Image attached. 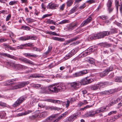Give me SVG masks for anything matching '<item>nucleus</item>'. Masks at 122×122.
<instances>
[{
    "label": "nucleus",
    "mask_w": 122,
    "mask_h": 122,
    "mask_svg": "<svg viewBox=\"0 0 122 122\" xmlns=\"http://www.w3.org/2000/svg\"><path fill=\"white\" fill-rule=\"evenodd\" d=\"M52 86V87L53 88V93H57L58 91H61V90L65 88L64 86H62L61 85H56L54 86V85H51Z\"/></svg>",
    "instance_id": "1"
},
{
    "label": "nucleus",
    "mask_w": 122,
    "mask_h": 122,
    "mask_svg": "<svg viewBox=\"0 0 122 122\" xmlns=\"http://www.w3.org/2000/svg\"><path fill=\"white\" fill-rule=\"evenodd\" d=\"M25 98H26L25 96H23L21 97L18 98L13 105V107H15L18 106L25 100Z\"/></svg>",
    "instance_id": "2"
},
{
    "label": "nucleus",
    "mask_w": 122,
    "mask_h": 122,
    "mask_svg": "<svg viewBox=\"0 0 122 122\" xmlns=\"http://www.w3.org/2000/svg\"><path fill=\"white\" fill-rule=\"evenodd\" d=\"M29 83L28 81L22 82L18 84L17 86H12V87L11 88V90L17 89L18 88H21L26 85Z\"/></svg>",
    "instance_id": "3"
},
{
    "label": "nucleus",
    "mask_w": 122,
    "mask_h": 122,
    "mask_svg": "<svg viewBox=\"0 0 122 122\" xmlns=\"http://www.w3.org/2000/svg\"><path fill=\"white\" fill-rule=\"evenodd\" d=\"M18 59L20 61L23 62L25 63L28 64L30 65H34V63L30 60L24 57H20L18 58Z\"/></svg>",
    "instance_id": "4"
},
{
    "label": "nucleus",
    "mask_w": 122,
    "mask_h": 122,
    "mask_svg": "<svg viewBox=\"0 0 122 122\" xmlns=\"http://www.w3.org/2000/svg\"><path fill=\"white\" fill-rule=\"evenodd\" d=\"M71 87L75 89H77L81 85L80 82L78 81L72 82L69 83Z\"/></svg>",
    "instance_id": "5"
},
{
    "label": "nucleus",
    "mask_w": 122,
    "mask_h": 122,
    "mask_svg": "<svg viewBox=\"0 0 122 122\" xmlns=\"http://www.w3.org/2000/svg\"><path fill=\"white\" fill-rule=\"evenodd\" d=\"M53 88L52 87V86H49L47 88H43L42 89L43 90V92L45 94H50L53 93Z\"/></svg>",
    "instance_id": "6"
},
{
    "label": "nucleus",
    "mask_w": 122,
    "mask_h": 122,
    "mask_svg": "<svg viewBox=\"0 0 122 122\" xmlns=\"http://www.w3.org/2000/svg\"><path fill=\"white\" fill-rule=\"evenodd\" d=\"M78 49L77 48L72 50L70 51L68 54H67L66 56L64 58L66 60L68 59L75 54L78 51Z\"/></svg>",
    "instance_id": "7"
},
{
    "label": "nucleus",
    "mask_w": 122,
    "mask_h": 122,
    "mask_svg": "<svg viewBox=\"0 0 122 122\" xmlns=\"http://www.w3.org/2000/svg\"><path fill=\"white\" fill-rule=\"evenodd\" d=\"M87 73V72L86 70L83 71L75 73L73 74V76L74 77L79 76L85 75Z\"/></svg>",
    "instance_id": "8"
},
{
    "label": "nucleus",
    "mask_w": 122,
    "mask_h": 122,
    "mask_svg": "<svg viewBox=\"0 0 122 122\" xmlns=\"http://www.w3.org/2000/svg\"><path fill=\"white\" fill-rule=\"evenodd\" d=\"M97 39L102 38L107 36L106 31L100 32L96 34Z\"/></svg>",
    "instance_id": "9"
},
{
    "label": "nucleus",
    "mask_w": 122,
    "mask_h": 122,
    "mask_svg": "<svg viewBox=\"0 0 122 122\" xmlns=\"http://www.w3.org/2000/svg\"><path fill=\"white\" fill-rule=\"evenodd\" d=\"M77 24L76 22L71 23L66 27L67 28L68 30H71L77 26Z\"/></svg>",
    "instance_id": "10"
},
{
    "label": "nucleus",
    "mask_w": 122,
    "mask_h": 122,
    "mask_svg": "<svg viewBox=\"0 0 122 122\" xmlns=\"http://www.w3.org/2000/svg\"><path fill=\"white\" fill-rule=\"evenodd\" d=\"M92 18L91 17L86 19L84 21L81 25V27H82L86 25L87 24L89 23L92 20Z\"/></svg>",
    "instance_id": "11"
},
{
    "label": "nucleus",
    "mask_w": 122,
    "mask_h": 122,
    "mask_svg": "<svg viewBox=\"0 0 122 122\" xmlns=\"http://www.w3.org/2000/svg\"><path fill=\"white\" fill-rule=\"evenodd\" d=\"M113 69V67L112 66H110L109 67L107 68L102 73L103 76H104L107 75L108 73L109 72L112 71Z\"/></svg>",
    "instance_id": "12"
},
{
    "label": "nucleus",
    "mask_w": 122,
    "mask_h": 122,
    "mask_svg": "<svg viewBox=\"0 0 122 122\" xmlns=\"http://www.w3.org/2000/svg\"><path fill=\"white\" fill-rule=\"evenodd\" d=\"M77 115L75 114H72L67 119L66 121L67 122H70L74 120L76 117Z\"/></svg>",
    "instance_id": "13"
},
{
    "label": "nucleus",
    "mask_w": 122,
    "mask_h": 122,
    "mask_svg": "<svg viewBox=\"0 0 122 122\" xmlns=\"http://www.w3.org/2000/svg\"><path fill=\"white\" fill-rule=\"evenodd\" d=\"M107 36L112 34H115L117 32V30L116 28H113L110 30V31H106Z\"/></svg>",
    "instance_id": "14"
},
{
    "label": "nucleus",
    "mask_w": 122,
    "mask_h": 122,
    "mask_svg": "<svg viewBox=\"0 0 122 122\" xmlns=\"http://www.w3.org/2000/svg\"><path fill=\"white\" fill-rule=\"evenodd\" d=\"M45 108L46 110H57L58 111L60 109V108L53 106H46Z\"/></svg>",
    "instance_id": "15"
},
{
    "label": "nucleus",
    "mask_w": 122,
    "mask_h": 122,
    "mask_svg": "<svg viewBox=\"0 0 122 122\" xmlns=\"http://www.w3.org/2000/svg\"><path fill=\"white\" fill-rule=\"evenodd\" d=\"M58 7V5L54 3H49L47 6V8L54 9Z\"/></svg>",
    "instance_id": "16"
},
{
    "label": "nucleus",
    "mask_w": 122,
    "mask_h": 122,
    "mask_svg": "<svg viewBox=\"0 0 122 122\" xmlns=\"http://www.w3.org/2000/svg\"><path fill=\"white\" fill-rule=\"evenodd\" d=\"M95 111L91 110L87 113L86 114L87 117H92L94 116L96 114Z\"/></svg>",
    "instance_id": "17"
},
{
    "label": "nucleus",
    "mask_w": 122,
    "mask_h": 122,
    "mask_svg": "<svg viewBox=\"0 0 122 122\" xmlns=\"http://www.w3.org/2000/svg\"><path fill=\"white\" fill-rule=\"evenodd\" d=\"M13 79L12 80H8L7 81L6 83V84L8 86H11V87L10 88V89H11V88L12 87V86H15V85H14L13 84H15V82H13Z\"/></svg>",
    "instance_id": "18"
},
{
    "label": "nucleus",
    "mask_w": 122,
    "mask_h": 122,
    "mask_svg": "<svg viewBox=\"0 0 122 122\" xmlns=\"http://www.w3.org/2000/svg\"><path fill=\"white\" fill-rule=\"evenodd\" d=\"M52 39L53 40L60 42L64 41H65V39L64 38L56 37H52Z\"/></svg>",
    "instance_id": "19"
},
{
    "label": "nucleus",
    "mask_w": 122,
    "mask_h": 122,
    "mask_svg": "<svg viewBox=\"0 0 122 122\" xmlns=\"http://www.w3.org/2000/svg\"><path fill=\"white\" fill-rule=\"evenodd\" d=\"M45 21L46 23L49 24H52L56 25H57V23H56L55 21H54L50 19H46L45 20Z\"/></svg>",
    "instance_id": "20"
},
{
    "label": "nucleus",
    "mask_w": 122,
    "mask_h": 122,
    "mask_svg": "<svg viewBox=\"0 0 122 122\" xmlns=\"http://www.w3.org/2000/svg\"><path fill=\"white\" fill-rule=\"evenodd\" d=\"M32 112V111L31 110H27L24 113H21L18 114V116H20L25 115Z\"/></svg>",
    "instance_id": "21"
},
{
    "label": "nucleus",
    "mask_w": 122,
    "mask_h": 122,
    "mask_svg": "<svg viewBox=\"0 0 122 122\" xmlns=\"http://www.w3.org/2000/svg\"><path fill=\"white\" fill-rule=\"evenodd\" d=\"M23 55L26 57H36L38 56V55H37L31 54L29 53H25Z\"/></svg>",
    "instance_id": "22"
},
{
    "label": "nucleus",
    "mask_w": 122,
    "mask_h": 122,
    "mask_svg": "<svg viewBox=\"0 0 122 122\" xmlns=\"http://www.w3.org/2000/svg\"><path fill=\"white\" fill-rule=\"evenodd\" d=\"M47 101L53 103H60L61 102V101L59 100H54L52 99H48Z\"/></svg>",
    "instance_id": "23"
},
{
    "label": "nucleus",
    "mask_w": 122,
    "mask_h": 122,
    "mask_svg": "<svg viewBox=\"0 0 122 122\" xmlns=\"http://www.w3.org/2000/svg\"><path fill=\"white\" fill-rule=\"evenodd\" d=\"M43 77V76H41L40 74H35L30 75L29 77V78L30 79L31 78H39L40 77Z\"/></svg>",
    "instance_id": "24"
},
{
    "label": "nucleus",
    "mask_w": 122,
    "mask_h": 122,
    "mask_svg": "<svg viewBox=\"0 0 122 122\" xmlns=\"http://www.w3.org/2000/svg\"><path fill=\"white\" fill-rule=\"evenodd\" d=\"M90 88L92 90L95 91L97 90L99 88V86L97 84L91 86Z\"/></svg>",
    "instance_id": "25"
},
{
    "label": "nucleus",
    "mask_w": 122,
    "mask_h": 122,
    "mask_svg": "<svg viewBox=\"0 0 122 122\" xmlns=\"http://www.w3.org/2000/svg\"><path fill=\"white\" fill-rule=\"evenodd\" d=\"M80 82L81 83V85L82 84L83 85H85L88 84L87 78V77H86L83 79L81 80Z\"/></svg>",
    "instance_id": "26"
},
{
    "label": "nucleus",
    "mask_w": 122,
    "mask_h": 122,
    "mask_svg": "<svg viewBox=\"0 0 122 122\" xmlns=\"http://www.w3.org/2000/svg\"><path fill=\"white\" fill-rule=\"evenodd\" d=\"M12 66L14 68H15L16 69H21V65L14 63L13 64Z\"/></svg>",
    "instance_id": "27"
},
{
    "label": "nucleus",
    "mask_w": 122,
    "mask_h": 122,
    "mask_svg": "<svg viewBox=\"0 0 122 122\" xmlns=\"http://www.w3.org/2000/svg\"><path fill=\"white\" fill-rule=\"evenodd\" d=\"M66 71L67 72L69 73H71L72 72L73 69H71V67L70 66H66Z\"/></svg>",
    "instance_id": "28"
},
{
    "label": "nucleus",
    "mask_w": 122,
    "mask_h": 122,
    "mask_svg": "<svg viewBox=\"0 0 122 122\" xmlns=\"http://www.w3.org/2000/svg\"><path fill=\"white\" fill-rule=\"evenodd\" d=\"M90 54L89 52L85 51L83 52L79 55V56L83 57L85 56Z\"/></svg>",
    "instance_id": "29"
},
{
    "label": "nucleus",
    "mask_w": 122,
    "mask_h": 122,
    "mask_svg": "<svg viewBox=\"0 0 122 122\" xmlns=\"http://www.w3.org/2000/svg\"><path fill=\"white\" fill-rule=\"evenodd\" d=\"M115 81L116 82H122V76L121 77H116L115 79Z\"/></svg>",
    "instance_id": "30"
},
{
    "label": "nucleus",
    "mask_w": 122,
    "mask_h": 122,
    "mask_svg": "<svg viewBox=\"0 0 122 122\" xmlns=\"http://www.w3.org/2000/svg\"><path fill=\"white\" fill-rule=\"evenodd\" d=\"M73 0H68L66 2V5L67 6L69 7L71 6L73 2Z\"/></svg>",
    "instance_id": "31"
},
{
    "label": "nucleus",
    "mask_w": 122,
    "mask_h": 122,
    "mask_svg": "<svg viewBox=\"0 0 122 122\" xmlns=\"http://www.w3.org/2000/svg\"><path fill=\"white\" fill-rule=\"evenodd\" d=\"M106 84L107 83L106 82H99L97 85H98V86H99V87H103L105 86Z\"/></svg>",
    "instance_id": "32"
},
{
    "label": "nucleus",
    "mask_w": 122,
    "mask_h": 122,
    "mask_svg": "<svg viewBox=\"0 0 122 122\" xmlns=\"http://www.w3.org/2000/svg\"><path fill=\"white\" fill-rule=\"evenodd\" d=\"M21 29L23 30H30V28L28 26L24 25L22 26L21 27Z\"/></svg>",
    "instance_id": "33"
},
{
    "label": "nucleus",
    "mask_w": 122,
    "mask_h": 122,
    "mask_svg": "<svg viewBox=\"0 0 122 122\" xmlns=\"http://www.w3.org/2000/svg\"><path fill=\"white\" fill-rule=\"evenodd\" d=\"M28 36H22L19 38L20 40L22 41H26L28 40Z\"/></svg>",
    "instance_id": "34"
},
{
    "label": "nucleus",
    "mask_w": 122,
    "mask_h": 122,
    "mask_svg": "<svg viewBox=\"0 0 122 122\" xmlns=\"http://www.w3.org/2000/svg\"><path fill=\"white\" fill-rule=\"evenodd\" d=\"M6 115V113L5 112L3 111L1 112L0 113V118L1 119H3L4 118Z\"/></svg>",
    "instance_id": "35"
},
{
    "label": "nucleus",
    "mask_w": 122,
    "mask_h": 122,
    "mask_svg": "<svg viewBox=\"0 0 122 122\" xmlns=\"http://www.w3.org/2000/svg\"><path fill=\"white\" fill-rule=\"evenodd\" d=\"M56 117V115H52L48 117L46 119L47 121H51L53 119V118Z\"/></svg>",
    "instance_id": "36"
},
{
    "label": "nucleus",
    "mask_w": 122,
    "mask_h": 122,
    "mask_svg": "<svg viewBox=\"0 0 122 122\" xmlns=\"http://www.w3.org/2000/svg\"><path fill=\"white\" fill-rule=\"evenodd\" d=\"M90 38L91 40H94L97 39L96 34L92 35L91 36Z\"/></svg>",
    "instance_id": "37"
},
{
    "label": "nucleus",
    "mask_w": 122,
    "mask_h": 122,
    "mask_svg": "<svg viewBox=\"0 0 122 122\" xmlns=\"http://www.w3.org/2000/svg\"><path fill=\"white\" fill-rule=\"evenodd\" d=\"M112 4V0H108L107 4V7H111Z\"/></svg>",
    "instance_id": "38"
},
{
    "label": "nucleus",
    "mask_w": 122,
    "mask_h": 122,
    "mask_svg": "<svg viewBox=\"0 0 122 122\" xmlns=\"http://www.w3.org/2000/svg\"><path fill=\"white\" fill-rule=\"evenodd\" d=\"M115 4L116 7L117 11L118 10L119 6V0H116Z\"/></svg>",
    "instance_id": "39"
},
{
    "label": "nucleus",
    "mask_w": 122,
    "mask_h": 122,
    "mask_svg": "<svg viewBox=\"0 0 122 122\" xmlns=\"http://www.w3.org/2000/svg\"><path fill=\"white\" fill-rule=\"evenodd\" d=\"M91 95L90 94L87 95L85 96L86 98V100L87 101H89L91 100L92 99L91 98L90 96ZM83 96L85 97V96L84 95Z\"/></svg>",
    "instance_id": "40"
},
{
    "label": "nucleus",
    "mask_w": 122,
    "mask_h": 122,
    "mask_svg": "<svg viewBox=\"0 0 122 122\" xmlns=\"http://www.w3.org/2000/svg\"><path fill=\"white\" fill-rule=\"evenodd\" d=\"M42 86L41 84H35L34 86V87L37 89L41 88H42Z\"/></svg>",
    "instance_id": "41"
},
{
    "label": "nucleus",
    "mask_w": 122,
    "mask_h": 122,
    "mask_svg": "<svg viewBox=\"0 0 122 122\" xmlns=\"http://www.w3.org/2000/svg\"><path fill=\"white\" fill-rule=\"evenodd\" d=\"M47 112H42L40 114V115L41 117H44L47 116Z\"/></svg>",
    "instance_id": "42"
},
{
    "label": "nucleus",
    "mask_w": 122,
    "mask_h": 122,
    "mask_svg": "<svg viewBox=\"0 0 122 122\" xmlns=\"http://www.w3.org/2000/svg\"><path fill=\"white\" fill-rule=\"evenodd\" d=\"M68 23V20H64L59 22L58 24H62Z\"/></svg>",
    "instance_id": "43"
},
{
    "label": "nucleus",
    "mask_w": 122,
    "mask_h": 122,
    "mask_svg": "<svg viewBox=\"0 0 122 122\" xmlns=\"http://www.w3.org/2000/svg\"><path fill=\"white\" fill-rule=\"evenodd\" d=\"M28 37L29 38L28 40L30 39L36 40L37 39V37L35 36H28Z\"/></svg>",
    "instance_id": "44"
},
{
    "label": "nucleus",
    "mask_w": 122,
    "mask_h": 122,
    "mask_svg": "<svg viewBox=\"0 0 122 122\" xmlns=\"http://www.w3.org/2000/svg\"><path fill=\"white\" fill-rule=\"evenodd\" d=\"M100 18L102 20H106L107 19L108 17L107 16H106L105 15H103L98 17L97 18L99 19Z\"/></svg>",
    "instance_id": "45"
},
{
    "label": "nucleus",
    "mask_w": 122,
    "mask_h": 122,
    "mask_svg": "<svg viewBox=\"0 0 122 122\" xmlns=\"http://www.w3.org/2000/svg\"><path fill=\"white\" fill-rule=\"evenodd\" d=\"M97 46H95L93 47H92L91 48L89 49V52L90 51L91 52L94 51V50H95L97 49Z\"/></svg>",
    "instance_id": "46"
},
{
    "label": "nucleus",
    "mask_w": 122,
    "mask_h": 122,
    "mask_svg": "<svg viewBox=\"0 0 122 122\" xmlns=\"http://www.w3.org/2000/svg\"><path fill=\"white\" fill-rule=\"evenodd\" d=\"M8 57L13 59L16 60H18V59L16 57L13 56L9 54L8 56Z\"/></svg>",
    "instance_id": "47"
},
{
    "label": "nucleus",
    "mask_w": 122,
    "mask_h": 122,
    "mask_svg": "<svg viewBox=\"0 0 122 122\" xmlns=\"http://www.w3.org/2000/svg\"><path fill=\"white\" fill-rule=\"evenodd\" d=\"M32 49H33V51H39L40 52L41 51V49H40L39 48H38L36 47H33Z\"/></svg>",
    "instance_id": "48"
},
{
    "label": "nucleus",
    "mask_w": 122,
    "mask_h": 122,
    "mask_svg": "<svg viewBox=\"0 0 122 122\" xmlns=\"http://www.w3.org/2000/svg\"><path fill=\"white\" fill-rule=\"evenodd\" d=\"M117 103V100H115L114 101H113L112 102H111L108 105L109 106H111Z\"/></svg>",
    "instance_id": "49"
},
{
    "label": "nucleus",
    "mask_w": 122,
    "mask_h": 122,
    "mask_svg": "<svg viewBox=\"0 0 122 122\" xmlns=\"http://www.w3.org/2000/svg\"><path fill=\"white\" fill-rule=\"evenodd\" d=\"M77 10V7H73L71 10L70 13L71 14L75 12Z\"/></svg>",
    "instance_id": "50"
},
{
    "label": "nucleus",
    "mask_w": 122,
    "mask_h": 122,
    "mask_svg": "<svg viewBox=\"0 0 122 122\" xmlns=\"http://www.w3.org/2000/svg\"><path fill=\"white\" fill-rule=\"evenodd\" d=\"M71 42L70 40L69 39L65 41L64 43H63V46H65L66 45H68Z\"/></svg>",
    "instance_id": "51"
},
{
    "label": "nucleus",
    "mask_w": 122,
    "mask_h": 122,
    "mask_svg": "<svg viewBox=\"0 0 122 122\" xmlns=\"http://www.w3.org/2000/svg\"><path fill=\"white\" fill-rule=\"evenodd\" d=\"M17 3V1H12L10 2L9 3V4L10 5H15V4H16Z\"/></svg>",
    "instance_id": "52"
},
{
    "label": "nucleus",
    "mask_w": 122,
    "mask_h": 122,
    "mask_svg": "<svg viewBox=\"0 0 122 122\" xmlns=\"http://www.w3.org/2000/svg\"><path fill=\"white\" fill-rule=\"evenodd\" d=\"M79 39V37L78 36H77L72 39H70L71 42H72L74 41H75Z\"/></svg>",
    "instance_id": "53"
},
{
    "label": "nucleus",
    "mask_w": 122,
    "mask_h": 122,
    "mask_svg": "<svg viewBox=\"0 0 122 122\" xmlns=\"http://www.w3.org/2000/svg\"><path fill=\"white\" fill-rule=\"evenodd\" d=\"M24 46H25L24 45V44L17 46L16 47V50L19 49H23V47Z\"/></svg>",
    "instance_id": "54"
},
{
    "label": "nucleus",
    "mask_w": 122,
    "mask_h": 122,
    "mask_svg": "<svg viewBox=\"0 0 122 122\" xmlns=\"http://www.w3.org/2000/svg\"><path fill=\"white\" fill-rule=\"evenodd\" d=\"M52 49V48L49 47H48V50L45 53V54L46 55H47L51 51Z\"/></svg>",
    "instance_id": "55"
},
{
    "label": "nucleus",
    "mask_w": 122,
    "mask_h": 122,
    "mask_svg": "<svg viewBox=\"0 0 122 122\" xmlns=\"http://www.w3.org/2000/svg\"><path fill=\"white\" fill-rule=\"evenodd\" d=\"M107 106H106L105 107H101L100 108L102 112H103L107 110Z\"/></svg>",
    "instance_id": "56"
},
{
    "label": "nucleus",
    "mask_w": 122,
    "mask_h": 122,
    "mask_svg": "<svg viewBox=\"0 0 122 122\" xmlns=\"http://www.w3.org/2000/svg\"><path fill=\"white\" fill-rule=\"evenodd\" d=\"M95 0H88L86 1V2L90 4H91L95 2Z\"/></svg>",
    "instance_id": "57"
},
{
    "label": "nucleus",
    "mask_w": 122,
    "mask_h": 122,
    "mask_svg": "<svg viewBox=\"0 0 122 122\" xmlns=\"http://www.w3.org/2000/svg\"><path fill=\"white\" fill-rule=\"evenodd\" d=\"M0 55L4 56H7L8 57L9 54L5 53H0Z\"/></svg>",
    "instance_id": "58"
},
{
    "label": "nucleus",
    "mask_w": 122,
    "mask_h": 122,
    "mask_svg": "<svg viewBox=\"0 0 122 122\" xmlns=\"http://www.w3.org/2000/svg\"><path fill=\"white\" fill-rule=\"evenodd\" d=\"M87 78L88 84L92 82L93 81V79L91 78H89L87 77Z\"/></svg>",
    "instance_id": "59"
},
{
    "label": "nucleus",
    "mask_w": 122,
    "mask_h": 122,
    "mask_svg": "<svg viewBox=\"0 0 122 122\" xmlns=\"http://www.w3.org/2000/svg\"><path fill=\"white\" fill-rule=\"evenodd\" d=\"M86 5L84 3L82 4V6H80L79 7V9L81 10L83 9L86 7Z\"/></svg>",
    "instance_id": "60"
},
{
    "label": "nucleus",
    "mask_w": 122,
    "mask_h": 122,
    "mask_svg": "<svg viewBox=\"0 0 122 122\" xmlns=\"http://www.w3.org/2000/svg\"><path fill=\"white\" fill-rule=\"evenodd\" d=\"M2 45L4 47H5V48H7L8 49H9V48L10 45H8V44L4 43L2 44Z\"/></svg>",
    "instance_id": "61"
},
{
    "label": "nucleus",
    "mask_w": 122,
    "mask_h": 122,
    "mask_svg": "<svg viewBox=\"0 0 122 122\" xmlns=\"http://www.w3.org/2000/svg\"><path fill=\"white\" fill-rule=\"evenodd\" d=\"M24 45L25 46H29L30 47H32V46H34L31 44V43H29L27 44H24Z\"/></svg>",
    "instance_id": "62"
},
{
    "label": "nucleus",
    "mask_w": 122,
    "mask_h": 122,
    "mask_svg": "<svg viewBox=\"0 0 122 122\" xmlns=\"http://www.w3.org/2000/svg\"><path fill=\"white\" fill-rule=\"evenodd\" d=\"M114 46H111V48L110 49L111 52H113L114 51Z\"/></svg>",
    "instance_id": "63"
},
{
    "label": "nucleus",
    "mask_w": 122,
    "mask_h": 122,
    "mask_svg": "<svg viewBox=\"0 0 122 122\" xmlns=\"http://www.w3.org/2000/svg\"><path fill=\"white\" fill-rule=\"evenodd\" d=\"M120 5H119L120 7L119 8L120 10L121 14H122V3H120Z\"/></svg>",
    "instance_id": "64"
}]
</instances>
